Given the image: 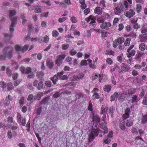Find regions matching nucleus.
Masks as SVG:
<instances>
[{
	"mask_svg": "<svg viewBox=\"0 0 147 147\" xmlns=\"http://www.w3.org/2000/svg\"><path fill=\"white\" fill-rule=\"evenodd\" d=\"M10 26L9 28L10 34H8L7 33H4L3 34V36L5 37V38L7 39L8 40H10L13 36V33L14 31V27L15 26L17 23L16 19L14 18V19L12 20Z\"/></svg>",
	"mask_w": 147,
	"mask_h": 147,
	"instance_id": "nucleus-1",
	"label": "nucleus"
},
{
	"mask_svg": "<svg viewBox=\"0 0 147 147\" xmlns=\"http://www.w3.org/2000/svg\"><path fill=\"white\" fill-rule=\"evenodd\" d=\"M13 48L11 47H5L3 51V54L7 58L9 59H11L13 57Z\"/></svg>",
	"mask_w": 147,
	"mask_h": 147,
	"instance_id": "nucleus-2",
	"label": "nucleus"
},
{
	"mask_svg": "<svg viewBox=\"0 0 147 147\" xmlns=\"http://www.w3.org/2000/svg\"><path fill=\"white\" fill-rule=\"evenodd\" d=\"M64 72L62 71H61L58 73L57 74V75H55L53 77L50 78L51 80H52L54 85L56 84V82L59 79L61 78L62 77V76L64 74Z\"/></svg>",
	"mask_w": 147,
	"mask_h": 147,
	"instance_id": "nucleus-3",
	"label": "nucleus"
},
{
	"mask_svg": "<svg viewBox=\"0 0 147 147\" xmlns=\"http://www.w3.org/2000/svg\"><path fill=\"white\" fill-rule=\"evenodd\" d=\"M125 9L123 4L122 3H119L117 7H116L114 9V12L116 15H120L122 12H123Z\"/></svg>",
	"mask_w": 147,
	"mask_h": 147,
	"instance_id": "nucleus-4",
	"label": "nucleus"
},
{
	"mask_svg": "<svg viewBox=\"0 0 147 147\" xmlns=\"http://www.w3.org/2000/svg\"><path fill=\"white\" fill-rule=\"evenodd\" d=\"M43 83L42 81H39L37 80H35L33 82V85L36 87L38 90L42 89L43 87Z\"/></svg>",
	"mask_w": 147,
	"mask_h": 147,
	"instance_id": "nucleus-5",
	"label": "nucleus"
},
{
	"mask_svg": "<svg viewBox=\"0 0 147 147\" xmlns=\"http://www.w3.org/2000/svg\"><path fill=\"white\" fill-rule=\"evenodd\" d=\"M117 123L119 124V126L120 128L123 130H125L126 129L125 125V121L123 119H120L118 120Z\"/></svg>",
	"mask_w": 147,
	"mask_h": 147,
	"instance_id": "nucleus-6",
	"label": "nucleus"
},
{
	"mask_svg": "<svg viewBox=\"0 0 147 147\" xmlns=\"http://www.w3.org/2000/svg\"><path fill=\"white\" fill-rule=\"evenodd\" d=\"M22 74H29L32 71L31 68L30 67H27L26 68L22 67L20 68Z\"/></svg>",
	"mask_w": 147,
	"mask_h": 147,
	"instance_id": "nucleus-7",
	"label": "nucleus"
},
{
	"mask_svg": "<svg viewBox=\"0 0 147 147\" xmlns=\"http://www.w3.org/2000/svg\"><path fill=\"white\" fill-rule=\"evenodd\" d=\"M121 68L122 70L124 72L129 71L130 69V67L124 63H122L121 65Z\"/></svg>",
	"mask_w": 147,
	"mask_h": 147,
	"instance_id": "nucleus-8",
	"label": "nucleus"
},
{
	"mask_svg": "<svg viewBox=\"0 0 147 147\" xmlns=\"http://www.w3.org/2000/svg\"><path fill=\"white\" fill-rule=\"evenodd\" d=\"M111 26V24L109 22H105L104 23L101 24L100 26V27L102 29L107 30L109 27Z\"/></svg>",
	"mask_w": 147,
	"mask_h": 147,
	"instance_id": "nucleus-9",
	"label": "nucleus"
},
{
	"mask_svg": "<svg viewBox=\"0 0 147 147\" xmlns=\"http://www.w3.org/2000/svg\"><path fill=\"white\" fill-rule=\"evenodd\" d=\"M16 12L15 10H10L9 11V17L10 18L11 21H12V20L14 19V18L16 19V21H17V18L16 17H13V16L16 15Z\"/></svg>",
	"mask_w": 147,
	"mask_h": 147,
	"instance_id": "nucleus-10",
	"label": "nucleus"
},
{
	"mask_svg": "<svg viewBox=\"0 0 147 147\" xmlns=\"http://www.w3.org/2000/svg\"><path fill=\"white\" fill-rule=\"evenodd\" d=\"M115 111V108L113 106L109 108L107 107V113L108 115L109 114L112 117H113V114L114 113Z\"/></svg>",
	"mask_w": 147,
	"mask_h": 147,
	"instance_id": "nucleus-11",
	"label": "nucleus"
},
{
	"mask_svg": "<svg viewBox=\"0 0 147 147\" xmlns=\"http://www.w3.org/2000/svg\"><path fill=\"white\" fill-rule=\"evenodd\" d=\"M140 100L139 97L137 95H134L131 97V102L135 103L137 102Z\"/></svg>",
	"mask_w": 147,
	"mask_h": 147,
	"instance_id": "nucleus-12",
	"label": "nucleus"
},
{
	"mask_svg": "<svg viewBox=\"0 0 147 147\" xmlns=\"http://www.w3.org/2000/svg\"><path fill=\"white\" fill-rule=\"evenodd\" d=\"M50 98V96H48L45 97L41 101L40 103V105H42V104L45 105L46 103H48Z\"/></svg>",
	"mask_w": 147,
	"mask_h": 147,
	"instance_id": "nucleus-13",
	"label": "nucleus"
},
{
	"mask_svg": "<svg viewBox=\"0 0 147 147\" xmlns=\"http://www.w3.org/2000/svg\"><path fill=\"white\" fill-rule=\"evenodd\" d=\"M92 119L93 122L98 123L100 122V118L98 115H94Z\"/></svg>",
	"mask_w": 147,
	"mask_h": 147,
	"instance_id": "nucleus-14",
	"label": "nucleus"
},
{
	"mask_svg": "<svg viewBox=\"0 0 147 147\" xmlns=\"http://www.w3.org/2000/svg\"><path fill=\"white\" fill-rule=\"evenodd\" d=\"M137 53L138 54H136L135 56V59L136 60H137L140 58L145 55V54L144 53L140 51H138Z\"/></svg>",
	"mask_w": 147,
	"mask_h": 147,
	"instance_id": "nucleus-15",
	"label": "nucleus"
},
{
	"mask_svg": "<svg viewBox=\"0 0 147 147\" xmlns=\"http://www.w3.org/2000/svg\"><path fill=\"white\" fill-rule=\"evenodd\" d=\"M13 135L11 132V131H9L7 133V136L8 137L9 139H11L13 137V136H16L17 135V133H16L15 131H13Z\"/></svg>",
	"mask_w": 147,
	"mask_h": 147,
	"instance_id": "nucleus-16",
	"label": "nucleus"
},
{
	"mask_svg": "<svg viewBox=\"0 0 147 147\" xmlns=\"http://www.w3.org/2000/svg\"><path fill=\"white\" fill-rule=\"evenodd\" d=\"M84 76V74L83 73H79L77 76H74V78L75 80L77 81L79 80L82 79Z\"/></svg>",
	"mask_w": 147,
	"mask_h": 147,
	"instance_id": "nucleus-17",
	"label": "nucleus"
},
{
	"mask_svg": "<svg viewBox=\"0 0 147 147\" xmlns=\"http://www.w3.org/2000/svg\"><path fill=\"white\" fill-rule=\"evenodd\" d=\"M43 96V93L42 92H39L37 95L35 96L34 98L35 100H39L40 99L42 96Z\"/></svg>",
	"mask_w": 147,
	"mask_h": 147,
	"instance_id": "nucleus-18",
	"label": "nucleus"
},
{
	"mask_svg": "<svg viewBox=\"0 0 147 147\" xmlns=\"http://www.w3.org/2000/svg\"><path fill=\"white\" fill-rule=\"evenodd\" d=\"M107 107L104 108L103 105H102L100 113L103 114L105 113H106L107 115L108 116V114L107 113Z\"/></svg>",
	"mask_w": 147,
	"mask_h": 147,
	"instance_id": "nucleus-19",
	"label": "nucleus"
},
{
	"mask_svg": "<svg viewBox=\"0 0 147 147\" xmlns=\"http://www.w3.org/2000/svg\"><path fill=\"white\" fill-rule=\"evenodd\" d=\"M111 86L109 85H105L103 89L105 91L109 92L111 90Z\"/></svg>",
	"mask_w": 147,
	"mask_h": 147,
	"instance_id": "nucleus-20",
	"label": "nucleus"
},
{
	"mask_svg": "<svg viewBox=\"0 0 147 147\" xmlns=\"http://www.w3.org/2000/svg\"><path fill=\"white\" fill-rule=\"evenodd\" d=\"M136 90L135 89L131 88L129 89L127 91H126L125 92V94H134L136 92Z\"/></svg>",
	"mask_w": 147,
	"mask_h": 147,
	"instance_id": "nucleus-21",
	"label": "nucleus"
},
{
	"mask_svg": "<svg viewBox=\"0 0 147 147\" xmlns=\"http://www.w3.org/2000/svg\"><path fill=\"white\" fill-rule=\"evenodd\" d=\"M118 93L117 92H115L114 94L111 96L110 101L111 102L114 101L115 98H117Z\"/></svg>",
	"mask_w": 147,
	"mask_h": 147,
	"instance_id": "nucleus-22",
	"label": "nucleus"
},
{
	"mask_svg": "<svg viewBox=\"0 0 147 147\" xmlns=\"http://www.w3.org/2000/svg\"><path fill=\"white\" fill-rule=\"evenodd\" d=\"M127 54V56L128 58H130L131 56H134L135 53V51L133 49L131 50Z\"/></svg>",
	"mask_w": 147,
	"mask_h": 147,
	"instance_id": "nucleus-23",
	"label": "nucleus"
},
{
	"mask_svg": "<svg viewBox=\"0 0 147 147\" xmlns=\"http://www.w3.org/2000/svg\"><path fill=\"white\" fill-rule=\"evenodd\" d=\"M147 122V115H143L141 123L142 124H145Z\"/></svg>",
	"mask_w": 147,
	"mask_h": 147,
	"instance_id": "nucleus-24",
	"label": "nucleus"
},
{
	"mask_svg": "<svg viewBox=\"0 0 147 147\" xmlns=\"http://www.w3.org/2000/svg\"><path fill=\"white\" fill-rule=\"evenodd\" d=\"M133 120L131 119H129L127 120V122L126 123V126L127 127H131L133 124Z\"/></svg>",
	"mask_w": 147,
	"mask_h": 147,
	"instance_id": "nucleus-25",
	"label": "nucleus"
},
{
	"mask_svg": "<svg viewBox=\"0 0 147 147\" xmlns=\"http://www.w3.org/2000/svg\"><path fill=\"white\" fill-rule=\"evenodd\" d=\"M7 89L8 91H9L14 89V87L11 82H9L7 84Z\"/></svg>",
	"mask_w": 147,
	"mask_h": 147,
	"instance_id": "nucleus-26",
	"label": "nucleus"
},
{
	"mask_svg": "<svg viewBox=\"0 0 147 147\" xmlns=\"http://www.w3.org/2000/svg\"><path fill=\"white\" fill-rule=\"evenodd\" d=\"M44 74L42 71H40L37 72L36 76L40 79L42 78L44 76Z\"/></svg>",
	"mask_w": 147,
	"mask_h": 147,
	"instance_id": "nucleus-27",
	"label": "nucleus"
},
{
	"mask_svg": "<svg viewBox=\"0 0 147 147\" xmlns=\"http://www.w3.org/2000/svg\"><path fill=\"white\" fill-rule=\"evenodd\" d=\"M101 9L100 7H96L94 11L95 13L98 14H102V12L100 11Z\"/></svg>",
	"mask_w": 147,
	"mask_h": 147,
	"instance_id": "nucleus-28",
	"label": "nucleus"
},
{
	"mask_svg": "<svg viewBox=\"0 0 147 147\" xmlns=\"http://www.w3.org/2000/svg\"><path fill=\"white\" fill-rule=\"evenodd\" d=\"M40 105H41L40 104L38 108L36 109V113L38 115H40L42 111V108Z\"/></svg>",
	"mask_w": 147,
	"mask_h": 147,
	"instance_id": "nucleus-29",
	"label": "nucleus"
},
{
	"mask_svg": "<svg viewBox=\"0 0 147 147\" xmlns=\"http://www.w3.org/2000/svg\"><path fill=\"white\" fill-rule=\"evenodd\" d=\"M139 49L140 50L142 51H143L146 49V47L144 43H141L139 46Z\"/></svg>",
	"mask_w": 147,
	"mask_h": 147,
	"instance_id": "nucleus-30",
	"label": "nucleus"
},
{
	"mask_svg": "<svg viewBox=\"0 0 147 147\" xmlns=\"http://www.w3.org/2000/svg\"><path fill=\"white\" fill-rule=\"evenodd\" d=\"M125 15L127 17L129 18H131L133 16V15L132 14L131 12L130 11H126L124 12Z\"/></svg>",
	"mask_w": 147,
	"mask_h": 147,
	"instance_id": "nucleus-31",
	"label": "nucleus"
},
{
	"mask_svg": "<svg viewBox=\"0 0 147 147\" xmlns=\"http://www.w3.org/2000/svg\"><path fill=\"white\" fill-rule=\"evenodd\" d=\"M63 61L60 60L57 57V59L56 60V63L57 65L60 66L62 64Z\"/></svg>",
	"mask_w": 147,
	"mask_h": 147,
	"instance_id": "nucleus-32",
	"label": "nucleus"
},
{
	"mask_svg": "<svg viewBox=\"0 0 147 147\" xmlns=\"http://www.w3.org/2000/svg\"><path fill=\"white\" fill-rule=\"evenodd\" d=\"M46 64L47 66H48L49 67L50 69H51L53 67L54 65L53 62H50L48 61H47Z\"/></svg>",
	"mask_w": 147,
	"mask_h": 147,
	"instance_id": "nucleus-33",
	"label": "nucleus"
},
{
	"mask_svg": "<svg viewBox=\"0 0 147 147\" xmlns=\"http://www.w3.org/2000/svg\"><path fill=\"white\" fill-rule=\"evenodd\" d=\"M15 50L17 52H18L21 51V47L19 45H15Z\"/></svg>",
	"mask_w": 147,
	"mask_h": 147,
	"instance_id": "nucleus-34",
	"label": "nucleus"
},
{
	"mask_svg": "<svg viewBox=\"0 0 147 147\" xmlns=\"http://www.w3.org/2000/svg\"><path fill=\"white\" fill-rule=\"evenodd\" d=\"M45 84L46 86L48 87H51V86H53L52 85V83L49 80L46 81L45 83Z\"/></svg>",
	"mask_w": 147,
	"mask_h": 147,
	"instance_id": "nucleus-35",
	"label": "nucleus"
},
{
	"mask_svg": "<svg viewBox=\"0 0 147 147\" xmlns=\"http://www.w3.org/2000/svg\"><path fill=\"white\" fill-rule=\"evenodd\" d=\"M117 40L118 43L121 44L124 42V39L123 37H120L118 38Z\"/></svg>",
	"mask_w": 147,
	"mask_h": 147,
	"instance_id": "nucleus-36",
	"label": "nucleus"
},
{
	"mask_svg": "<svg viewBox=\"0 0 147 147\" xmlns=\"http://www.w3.org/2000/svg\"><path fill=\"white\" fill-rule=\"evenodd\" d=\"M29 47V45H26L24 46L23 48L22 49L21 51L23 53H24L25 51H26Z\"/></svg>",
	"mask_w": 147,
	"mask_h": 147,
	"instance_id": "nucleus-37",
	"label": "nucleus"
},
{
	"mask_svg": "<svg viewBox=\"0 0 147 147\" xmlns=\"http://www.w3.org/2000/svg\"><path fill=\"white\" fill-rule=\"evenodd\" d=\"M97 21L99 23H103L104 22V20L101 17H98L97 18Z\"/></svg>",
	"mask_w": 147,
	"mask_h": 147,
	"instance_id": "nucleus-38",
	"label": "nucleus"
},
{
	"mask_svg": "<svg viewBox=\"0 0 147 147\" xmlns=\"http://www.w3.org/2000/svg\"><path fill=\"white\" fill-rule=\"evenodd\" d=\"M142 9V7L141 5L139 4L137 5L136 10L138 13L140 12Z\"/></svg>",
	"mask_w": 147,
	"mask_h": 147,
	"instance_id": "nucleus-39",
	"label": "nucleus"
},
{
	"mask_svg": "<svg viewBox=\"0 0 147 147\" xmlns=\"http://www.w3.org/2000/svg\"><path fill=\"white\" fill-rule=\"evenodd\" d=\"M60 93V91H59V92H56L53 95V96L55 98L59 97L60 95H61Z\"/></svg>",
	"mask_w": 147,
	"mask_h": 147,
	"instance_id": "nucleus-40",
	"label": "nucleus"
},
{
	"mask_svg": "<svg viewBox=\"0 0 147 147\" xmlns=\"http://www.w3.org/2000/svg\"><path fill=\"white\" fill-rule=\"evenodd\" d=\"M10 104V101L5 98L3 102V105L5 107L8 106Z\"/></svg>",
	"mask_w": 147,
	"mask_h": 147,
	"instance_id": "nucleus-41",
	"label": "nucleus"
},
{
	"mask_svg": "<svg viewBox=\"0 0 147 147\" xmlns=\"http://www.w3.org/2000/svg\"><path fill=\"white\" fill-rule=\"evenodd\" d=\"M66 57V55L65 54H62L59 55L57 56V58H59L60 60L62 61H63V60Z\"/></svg>",
	"mask_w": 147,
	"mask_h": 147,
	"instance_id": "nucleus-42",
	"label": "nucleus"
},
{
	"mask_svg": "<svg viewBox=\"0 0 147 147\" xmlns=\"http://www.w3.org/2000/svg\"><path fill=\"white\" fill-rule=\"evenodd\" d=\"M59 33L56 30H54L53 31L52 35L53 37H56L59 35Z\"/></svg>",
	"mask_w": 147,
	"mask_h": 147,
	"instance_id": "nucleus-43",
	"label": "nucleus"
},
{
	"mask_svg": "<svg viewBox=\"0 0 147 147\" xmlns=\"http://www.w3.org/2000/svg\"><path fill=\"white\" fill-rule=\"evenodd\" d=\"M76 53V51L74 49H72L70 52V54L72 56L75 55Z\"/></svg>",
	"mask_w": 147,
	"mask_h": 147,
	"instance_id": "nucleus-44",
	"label": "nucleus"
},
{
	"mask_svg": "<svg viewBox=\"0 0 147 147\" xmlns=\"http://www.w3.org/2000/svg\"><path fill=\"white\" fill-rule=\"evenodd\" d=\"M49 40V37L47 35L45 36L44 38V43H47L48 42Z\"/></svg>",
	"mask_w": 147,
	"mask_h": 147,
	"instance_id": "nucleus-45",
	"label": "nucleus"
},
{
	"mask_svg": "<svg viewBox=\"0 0 147 147\" xmlns=\"http://www.w3.org/2000/svg\"><path fill=\"white\" fill-rule=\"evenodd\" d=\"M130 39L129 38H127L126 41L124 42V44L126 46H128L129 45V43L130 41Z\"/></svg>",
	"mask_w": 147,
	"mask_h": 147,
	"instance_id": "nucleus-46",
	"label": "nucleus"
},
{
	"mask_svg": "<svg viewBox=\"0 0 147 147\" xmlns=\"http://www.w3.org/2000/svg\"><path fill=\"white\" fill-rule=\"evenodd\" d=\"M88 109L90 111H92L93 110L92 105L90 101L89 102V104L88 107Z\"/></svg>",
	"mask_w": 147,
	"mask_h": 147,
	"instance_id": "nucleus-47",
	"label": "nucleus"
},
{
	"mask_svg": "<svg viewBox=\"0 0 147 147\" xmlns=\"http://www.w3.org/2000/svg\"><path fill=\"white\" fill-rule=\"evenodd\" d=\"M71 20L73 23H76L77 22V19L75 17H72L71 18Z\"/></svg>",
	"mask_w": 147,
	"mask_h": 147,
	"instance_id": "nucleus-48",
	"label": "nucleus"
},
{
	"mask_svg": "<svg viewBox=\"0 0 147 147\" xmlns=\"http://www.w3.org/2000/svg\"><path fill=\"white\" fill-rule=\"evenodd\" d=\"M142 103L144 105H147V97H145L142 102Z\"/></svg>",
	"mask_w": 147,
	"mask_h": 147,
	"instance_id": "nucleus-49",
	"label": "nucleus"
},
{
	"mask_svg": "<svg viewBox=\"0 0 147 147\" xmlns=\"http://www.w3.org/2000/svg\"><path fill=\"white\" fill-rule=\"evenodd\" d=\"M62 49L63 50H66L69 47V44H63L62 45Z\"/></svg>",
	"mask_w": 147,
	"mask_h": 147,
	"instance_id": "nucleus-50",
	"label": "nucleus"
},
{
	"mask_svg": "<svg viewBox=\"0 0 147 147\" xmlns=\"http://www.w3.org/2000/svg\"><path fill=\"white\" fill-rule=\"evenodd\" d=\"M145 94V92L143 89H142V91L139 94V97L141 98H142L144 96Z\"/></svg>",
	"mask_w": 147,
	"mask_h": 147,
	"instance_id": "nucleus-51",
	"label": "nucleus"
},
{
	"mask_svg": "<svg viewBox=\"0 0 147 147\" xmlns=\"http://www.w3.org/2000/svg\"><path fill=\"white\" fill-rule=\"evenodd\" d=\"M93 131L94 133L93 134L96 136H97L98 135L99 133V130L98 129H93Z\"/></svg>",
	"mask_w": 147,
	"mask_h": 147,
	"instance_id": "nucleus-52",
	"label": "nucleus"
},
{
	"mask_svg": "<svg viewBox=\"0 0 147 147\" xmlns=\"http://www.w3.org/2000/svg\"><path fill=\"white\" fill-rule=\"evenodd\" d=\"M12 76L13 80H16L18 76V74L16 73H14L13 74Z\"/></svg>",
	"mask_w": 147,
	"mask_h": 147,
	"instance_id": "nucleus-53",
	"label": "nucleus"
},
{
	"mask_svg": "<svg viewBox=\"0 0 147 147\" xmlns=\"http://www.w3.org/2000/svg\"><path fill=\"white\" fill-rule=\"evenodd\" d=\"M6 73L9 76H10L11 75V71L8 68L6 69Z\"/></svg>",
	"mask_w": 147,
	"mask_h": 147,
	"instance_id": "nucleus-54",
	"label": "nucleus"
},
{
	"mask_svg": "<svg viewBox=\"0 0 147 147\" xmlns=\"http://www.w3.org/2000/svg\"><path fill=\"white\" fill-rule=\"evenodd\" d=\"M92 96L94 97V99H98L99 98V94L96 92L94 93Z\"/></svg>",
	"mask_w": 147,
	"mask_h": 147,
	"instance_id": "nucleus-55",
	"label": "nucleus"
},
{
	"mask_svg": "<svg viewBox=\"0 0 147 147\" xmlns=\"http://www.w3.org/2000/svg\"><path fill=\"white\" fill-rule=\"evenodd\" d=\"M21 81V80H18L15 81L13 83L14 85L15 86H18L19 84Z\"/></svg>",
	"mask_w": 147,
	"mask_h": 147,
	"instance_id": "nucleus-56",
	"label": "nucleus"
},
{
	"mask_svg": "<svg viewBox=\"0 0 147 147\" xmlns=\"http://www.w3.org/2000/svg\"><path fill=\"white\" fill-rule=\"evenodd\" d=\"M25 14H24L23 15H21V18H22L23 20L22 23L23 24L24 23L26 22V20L25 19L26 16H25Z\"/></svg>",
	"mask_w": 147,
	"mask_h": 147,
	"instance_id": "nucleus-57",
	"label": "nucleus"
},
{
	"mask_svg": "<svg viewBox=\"0 0 147 147\" xmlns=\"http://www.w3.org/2000/svg\"><path fill=\"white\" fill-rule=\"evenodd\" d=\"M67 18L65 17H62V18H59V19L58 21L59 22H62L66 20Z\"/></svg>",
	"mask_w": 147,
	"mask_h": 147,
	"instance_id": "nucleus-58",
	"label": "nucleus"
},
{
	"mask_svg": "<svg viewBox=\"0 0 147 147\" xmlns=\"http://www.w3.org/2000/svg\"><path fill=\"white\" fill-rule=\"evenodd\" d=\"M87 64V62L86 60H84L81 61L80 64L81 65H85Z\"/></svg>",
	"mask_w": 147,
	"mask_h": 147,
	"instance_id": "nucleus-59",
	"label": "nucleus"
},
{
	"mask_svg": "<svg viewBox=\"0 0 147 147\" xmlns=\"http://www.w3.org/2000/svg\"><path fill=\"white\" fill-rule=\"evenodd\" d=\"M106 62L109 64L111 65L112 64L113 62L112 59L110 58H108L106 60Z\"/></svg>",
	"mask_w": 147,
	"mask_h": 147,
	"instance_id": "nucleus-60",
	"label": "nucleus"
},
{
	"mask_svg": "<svg viewBox=\"0 0 147 147\" xmlns=\"http://www.w3.org/2000/svg\"><path fill=\"white\" fill-rule=\"evenodd\" d=\"M30 74H28V76L27 78H33L34 77V74L33 73H30Z\"/></svg>",
	"mask_w": 147,
	"mask_h": 147,
	"instance_id": "nucleus-61",
	"label": "nucleus"
},
{
	"mask_svg": "<svg viewBox=\"0 0 147 147\" xmlns=\"http://www.w3.org/2000/svg\"><path fill=\"white\" fill-rule=\"evenodd\" d=\"M10 4V3L7 1H4L2 3V5L3 6H8Z\"/></svg>",
	"mask_w": 147,
	"mask_h": 147,
	"instance_id": "nucleus-62",
	"label": "nucleus"
},
{
	"mask_svg": "<svg viewBox=\"0 0 147 147\" xmlns=\"http://www.w3.org/2000/svg\"><path fill=\"white\" fill-rule=\"evenodd\" d=\"M141 32L143 35H146V33L147 32V29L144 28H142Z\"/></svg>",
	"mask_w": 147,
	"mask_h": 147,
	"instance_id": "nucleus-63",
	"label": "nucleus"
},
{
	"mask_svg": "<svg viewBox=\"0 0 147 147\" xmlns=\"http://www.w3.org/2000/svg\"><path fill=\"white\" fill-rule=\"evenodd\" d=\"M133 27L135 29H138L140 27V26L139 24L137 23H136L135 24H134L133 25Z\"/></svg>",
	"mask_w": 147,
	"mask_h": 147,
	"instance_id": "nucleus-64",
	"label": "nucleus"
}]
</instances>
